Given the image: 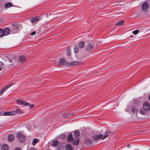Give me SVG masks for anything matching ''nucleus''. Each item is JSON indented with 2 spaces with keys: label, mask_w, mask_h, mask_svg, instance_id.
<instances>
[{
  "label": "nucleus",
  "mask_w": 150,
  "mask_h": 150,
  "mask_svg": "<svg viewBox=\"0 0 150 150\" xmlns=\"http://www.w3.org/2000/svg\"><path fill=\"white\" fill-rule=\"evenodd\" d=\"M110 133V131L107 130L105 132L104 136L101 134H99V135L97 134L94 135L92 136V139L94 141H96L100 139H104L108 136Z\"/></svg>",
  "instance_id": "obj_1"
},
{
  "label": "nucleus",
  "mask_w": 150,
  "mask_h": 150,
  "mask_svg": "<svg viewBox=\"0 0 150 150\" xmlns=\"http://www.w3.org/2000/svg\"><path fill=\"white\" fill-rule=\"evenodd\" d=\"M17 137L19 141L20 142H23L25 141V137L21 132H19L17 134Z\"/></svg>",
  "instance_id": "obj_2"
},
{
  "label": "nucleus",
  "mask_w": 150,
  "mask_h": 150,
  "mask_svg": "<svg viewBox=\"0 0 150 150\" xmlns=\"http://www.w3.org/2000/svg\"><path fill=\"white\" fill-rule=\"evenodd\" d=\"M18 110H16L13 111L11 112H5L3 113V114L4 116L14 115L17 113Z\"/></svg>",
  "instance_id": "obj_3"
},
{
  "label": "nucleus",
  "mask_w": 150,
  "mask_h": 150,
  "mask_svg": "<svg viewBox=\"0 0 150 150\" xmlns=\"http://www.w3.org/2000/svg\"><path fill=\"white\" fill-rule=\"evenodd\" d=\"M68 62H67L65 59H62L59 60V62L58 64V66L66 65L67 66Z\"/></svg>",
  "instance_id": "obj_4"
},
{
  "label": "nucleus",
  "mask_w": 150,
  "mask_h": 150,
  "mask_svg": "<svg viewBox=\"0 0 150 150\" xmlns=\"http://www.w3.org/2000/svg\"><path fill=\"white\" fill-rule=\"evenodd\" d=\"M143 108L146 111L150 110V105L148 102H144L143 104Z\"/></svg>",
  "instance_id": "obj_5"
},
{
  "label": "nucleus",
  "mask_w": 150,
  "mask_h": 150,
  "mask_svg": "<svg viewBox=\"0 0 150 150\" xmlns=\"http://www.w3.org/2000/svg\"><path fill=\"white\" fill-rule=\"evenodd\" d=\"M41 16H36L33 17L31 18V22L32 23H37L41 19Z\"/></svg>",
  "instance_id": "obj_6"
},
{
  "label": "nucleus",
  "mask_w": 150,
  "mask_h": 150,
  "mask_svg": "<svg viewBox=\"0 0 150 150\" xmlns=\"http://www.w3.org/2000/svg\"><path fill=\"white\" fill-rule=\"evenodd\" d=\"M149 7L148 3L146 1L144 2L142 6V8L143 11H145Z\"/></svg>",
  "instance_id": "obj_7"
},
{
  "label": "nucleus",
  "mask_w": 150,
  "mask_h": 150,
  "mask_svg": "<svg viewBox=\"0 0 150 150\" xmlns=\"http://www.w3.org/2000/svg\"><path fill=\"white\" fill-rule=\"evenodd\" d=\"M80 64V62L77 61H72L71 62H68L67 66L69 67L73 65H77Z\"/></svg>",
  "instance_id": "obj_8"
},
{
  "label": "nucleus",
  "mask_w": 150,
  "mask_h": 150,
  "mask_svg": "<svg viewBox=\"0 0 150 150\" xmlns=\"http://www.w3.org/2000/svg\"><path fill=\"white\" fill-rule=\"evenodd\" d=\"M17 102L18 104H21L26 106L28 105V103L25 101H23L21 100H18L17 101Z\"/></svg>",
  "instance_id": "obj_9"
},
{
  "label": "nucleus",
  "mask_w": 150,
  "mask_h": 150,
  "mask_svg": "<svg viewBox=\"0 0 150 150\" xmlns=\"http://www.w3.org/2000/svg\"><path fill=\"white\" fill-rule=\"evenodd\" d=\"M14 136L12 134H10L8 135V142H11L13 141L14 139Z\"/></svg>",
  "instance_id": "obj_10"
},
{
  "label": "nucleus",
  "mask_w": 150,
  "mask_h": 150,
  "mask_svg": "<svg viewBox=\"0 0 150 150\" xmlns=\"http://www.w3.org/2000/svg\"><path fill=\"white\" fill-rule=\"evenodd\" d=\"M93 45L90 43H88L86 46V49L87 50H90L93 48Z\"/></svg>",
  "instance_id": "obj_11"
},
{
  "label": "nucleus",
  "mask_w": 150,
  "mask_h": 150,
  "mask_svg": "<svg viewBox=\"0 0 150 150\" xmlns=\"http://www.w3.org/2000/svg\"><path fill=\"white\" fill-rule=\"evenodd\" d=\"M4 33V36H6L8 35L10 33V30L9 28H6L3 30Z\"/></svg>",
  "instance_id": "obj_12"
},
{
  "label": "nucleus",
  "mask_w": 150,
  "mask_h": 150,
  "mask_svg": "<svg viewBox=\"0 0 150 150\" xmlns=\"http://www.w3.org/2000/svg\"><path fill=\"white\" fill-rule=\"evenodd\" d=\"M73 140L72 138V135L71 133H69L67 138V141L68 142H71Z\"/></svg>",
  "instance_id": "obj_13"
},
{
  "label": "nucleus",
  "mask_w": 150,
  "mask_h": 150,
  "mask_svg": "<svg viewBox=\"0 0 150 150\" xmlns=\"http://www.w3.org/2000/svg\"><path fill=\"white\" fill-rule=\"evenodd\" d=\"M79 139L78 138L73 141L72 144L74 146H76L78 145L79 144Z\"/></svg>",
  "instance_id": "obj_14"
},
{
  "label": "nucleus",
  "mask_w": 150,
  "mask_h": 150,
  "mask_svg": "<svg viewBox=\"0 0 150 150\" xmlns=\"http://www.w3.org/2000/svg\"><path fill=\"white\" fill-rule=\"evenodd\" d=\"M12 6V4L11 3L9 2L6 3L5 4L4 7L6 9H7Z\"/></svg>",
  "instance_id": "obj_15"
},
{
  "label": "nucleus",
  "mask_w": 150,
  "mask_h": 150,
  "mask_svg": "<svg viewBox=\"0 0 150 150\" xmlns=\"http://www.w3.org/2000/svg\"><path fill=\"white\" fill-rule=\"evenodd\" d=\"M74 147L70 144H68L66 146V150H73Z\"/></svg>",
  "instance_id": "obj_16"
},
{
  "label": "nucleus",
  "mask_w": 150,
  "mask_h": 150,
  "mask_svg": "<svg viewBox=\"0 0 150 150\" xmlns=\"http://www.w3.org/2000/svg\"><path fill=\"white\" fill-rule=\"evenodd\" d=\"M85 143L86 144H90L92 143V142L90 139H86L85 140Z\"/></svg>",
  "instance_id": "obj_17"
},
{
  "label": "nucleus",
  "mask_w": 150,
  "mask_h": 150,
  "mask_svg": "<svg viewBox=\"0 0 150 150\" xmlns=\"http://www.w3.org/2000/svg\"><path fill=\"white\" fill-rule=\"evenodd\" d=\"M80 132L78 130H76L74 132V135L75 137H77L80 136Z\"/></svg>",
  "instance_id": "obj_18"
},
{
  "label": "nucleus",
  "mask_w": 150,
  "mask_h": 150,
  "mask_svg": "<svg viewBox=\"0 0 150 150\" xmlns=\"http://www.w3.org/2000/svg\"><path fill=\"white\" fill-rule=\"evenodd\" d=\"M25 60V57L24 56H21L19 57V61L21 62H23Z\"/></svg>",
  "instance_id": "obj_19"
},
{
  "label": "nucleus",
  "mask_w": 150,
  "mask_h": 150,
  "mask_svg": "<svg viewBox=\"0 0 150 150\" xmlns=\"http://www.w3.org/2000/svg\"><path fill=\"white\" fill-rule=\"evenodd\" d=\"M124 24V21L123 20H121L118 22L116 24V25L117 26H120Z\"/></svg>",
  "instance_id": "obj_20"
},
{
  "label": "nucleus",
  "mask_w": 150,
  "mask_h": 150,
  "mask_svg": "<svg viewBox=\"0 0 150 150\" xmlns=\"http://www.w3.org/2000/svg\"><path fill=\"white\" fill-rule=\"evenodd\" d=\"M85 46V43L83 41L81 42L79 45V47L80 48H83Z\"/></svg>",
  "instance_id": "obj_21"
},
{
  "label": "nucleus",
  "mask_w": 150,
  "mask_h": 150,
  "mask_svg": "<svg viewBox=\"0 0 150 150\" xmlns=\"http://www.w3.org/2000/svg\"><path fill=\"white\" fill-rule=\"evenodd\" d=\"M8 149V146L6 144L3 145L1 147L2 150H7Z\"/></svg>",
  "instance_id": "obj_22"
},
{
  "label": "nucleus",
  "mask_w": 150,
  "mask_h": 150,
  "mask_svg": "<svg viewBox=\"0 0 150 150\" xmlns=\"http://www.w3.org/2000/svg\"><path fill=\"white\" fill-rule=\"evenodd\" d=\"M79 51V47H78L77 45H76L75 46L74 48V51L75 53L76 54L78 53Z\"/></svg>",
  "instance_id": "obj_23"
},
{
  "label": "nucleus",
  "mask_w": 150,
  "mask_h": 150,
  "mask_svg": "<svg viewBox=\"0 0 150 150\" xmlns=\"http://www.w3.org/2000/svg\"><path fill=\"white\" fill-rule=\"evenodd\" d=\"M38 141L39 140L38 139H35L33 140L32 141V144L33 145H34L35 144H36L37 142H38Z\"/></svg>",
  "instance_id": "obj_24"
},
{
  "label": "nucleus",
  "mask_w": 150,
  "mask_h": 150,
  "mask_svg": "<svg viewBox=\"0 0 150 150\" xmlns=\"http://www.w3.org/2000/svg\"><path fill=\"white\" fill-rule=\"evenodd\" d=\"M66 137V135L64 134H60V136H59V137L60 138L63 139L65 138Z\"/></svg>",
  "instance_id": "obj_25"
},
{
  "label": "nucleus",
  "mask_w": 150,
  "mask_h": 150,
  "mask_svg": "<svg viewBox=\"0 0 150 150\" xmlns=\"http://www.w3.org/2000/svg\"><path fill=\"white\" fill-rule=\"evenodd\" d=\"M58 143V141L55 140L53 141V142L52 143V146H53L54 147L56 146L57 144Z\"/></svg>",
  "instance_id": "obj_26"
},
{
  "label": "nucleus",
  "mask_w": 150,
  "mask_h": 150,
  "mask_svg": "<svg viewBox=\"0 0 150 150\" xmlns=\"http://www.w3.org/2000/svg\"><path fill=\"white\" fill-rule=\"evenodd\" d=\"M66 52H67V54L68 56H69L71 55V51H70V47L68 48L67 49Z\"/></svg>",
  "instance_id": "obj_27"
},
{
  "label": "nucleus",
  "mask_w": 150,
  "mask_h": 150,
  "mask_svg": "<svg viewBox=\"0 0 150 150\" xmlns=\"http://www.w3.org/2000/svg\"><path fill=\"white\" fill-rule=\"evenodd\" d=\"M3 30L0 28V37H2L4 36V33Z\"/></svg>",
  "instance_id": "obj_28"
},
{
  "label": "nucleus",
  "mask_w": 150,
  "mask_h": 150,
  "mask_svg": "<svg viewBox=\"0 0 150 150\" xmlns=\"http://www.w3.org/2000/svg\"><path fill=\"white\" fill-rule=\"evenodd\" d=\"M3 68L4 65L3 63L0 62V70H1Z\"/></svg>",
  "instance_id": "obj_29"
},
{
  "label": "nucleus",
  "mask_w": 150,
  "mask_h": 150,
  "mask_svg": "<svg viewBox=\"0 0 150 150\" xmlns=\"http://www.w3.org/2000/svg\"><path fill=\"white\" fill-rule=\"evenodd\" d=\"M139 30H137L134 31H133L132 32L133 33L134 35H136L137 34L139 33Z\"/></svg>",
  "instance_id": "obj_30"
},
{
  "label": "nucleus",
  "mask_w": 150,
  "mask_h": 150,
  "mask_svg": "<svg viewBox=\"0 0 150 150\" xmlns=\"http://www.w3.org/2000/svg\"><path fill=\"white\" fill-rule=\"evenodd\" d=\"M132 111L134 112H137V109L133 108L132 109Z\"/></svg>",
  "instance_id": "obj_31"
},
{
  "label": "nucleus",
  "mask_w": 150,
  "mask_h": 150,
  "mask_svg": "<svg viewBox=\"0 0 150 150\" xmlns=\"http://www.w3.org/2000/svg\"><path fill=\"white\" fill-rule=\"evenodd\" d=\"M28 106H29L30 108H31L33 107L34 106V105L33 104H30L28 103Z\"/></svg>",
  "instance_id": "obj_32"
},
{
  "label": "nucleus",
  "mask_w": 150,
  "mask_h": 150,
  "mask_svg": "<svg viewBox=\"0 0 150 150\" xmlns=\"http://www.w3.org/2000/svg\"><path fill=\"white\" fill-rule=\"evenodd\" d=\"M7 89H8L7 87H6V86H5L4 88H3L2 90H3L4 91H5V90H6Z\"/></svg>",
  "instance_id": "obj_33"
},
{
  "label": "nucleus",
  "mask_w": 150,
  "mask_h": 150,
  "mask_svg": "<svg viewBox=\"0 0 150 150\" xmlns=\"http://www.w3.org/2000/svg\"><path fill=\"white\" fill-rule=\"evenodd\" d=\"M7 89H8L7 87H6V86H5L4 88H3L2 90H3L4 91H5V90H6Z\"/></svg>",
  "instance_id": "obj_34"
},
{
  "label": "nucleus",
  "mask_w": 150,
  "mask_h": 150,
  "mask_svg": "<svg viewBox=\"0 0 150 150\" xmlns=\"http://www.w3.org/2000/svg\"><path fill=\"white\" fill-rule=\"evenodd\" d=\"M7 89H8L7 87H6V86H5L4 88H3L2 90H3L4 91H5V90H6Z\"/></svg>",
  "instance_id": "obj_35"
},
{
  "label": "nucleus",
  "mask_w": 150,
  "mask_h": 150,
  "mask_svg": "<svg viewBox=\"0 0 150 150\" xmlns=\"http://www.w3.org/2000/svg\"><path fill=\"white\" fill-rule=\"evenodd\" d=\"M13 85V84L12 83H10L8 84V85H7L6 87H7L8 88L11 87V86H12Z\"/></svg>",
  "instance_id": "obj_36"
},
{
  "label": "nucleus",
  "mask_w": 150,
  "mask_h": 150,
  "mask_svg": "<svg viewBox=\"0 0 150 150\" xmlns=\"http://www.w3.org/2000/svg\"><path fill=\"white\" fill-rule=\"evenodd\" d=\"M63 117L64 118H66L67 117V114H64L63 115Z\"/></svg>",
  "instance_id": "obj_37"
},
{
  "label": "nucleus",
  "mask_w": 150,
  "mask_h": 150,
  "mask_svg": "<svg viewBox=\"0 0 150 150\" xmlns=\"http://www.w3.org/2000/svg\"><path fill=\"white\" fill-rule=\"evenodd\" d=\"M14 150H21V149L20 148L18 147V148H16Z\"/></svg>",
  "instance_id": "obj_38"
},
{
  "label": "nucleus",
  "mask_w": 150,
  "mask_h": 150,
  "mask_svg": "<svg viewBox=\"0 0 150 150\" xmlns=\"http://www.w3.org/2000/svg\"><path fill=\"white\" fill-rule=\"evenodd\" d=\"M35 31H33V32H32L31 33V35H35Z\"/></svg>",
  "instance_id": "obj_39"
},
{
  "label": "nucleus",
  "mask_w": 150,
  "mask_h": 150,
  "mask_svg": "<svg viewBox=\"0 0 150 150\" xmlns=\"http://www.w3.org/2000/svg\"><path fill=\"white\" fill-rule=\"evenodd\" d=\"M29 150H36L35 149L33 148H30Z\"/></svg>",
  "instance_id": "obj_40"
},
{
  "label": "nucleus",
  "mask_w": 150,
  "mask_h": 150,
  "mask_svg": "<svg viewBox=\"0 0 150 150\" xmlns=\"http://www.w3.org/2000/svg\"><path fill=\"white\" fill-rule=\"evenodd\" d=\"M8 61L9 63H11L12 62V61L10 59L8 60Z\"/></svg>",
  "instance_id": "obj_41"
},
{
  "label": "nucleus",
  "mask_w": 150,
  "mask_h": 150,
  "mask_svg": "<svg viewBox=\"0 0 150 150\" xmlns=\"http://www.w3.org/2000/svg\"><path fill=\"white\" fill-rule=\"evenodd\" d=\"M149 100L150 101V95L148 97Z\"/></svg>",
  "instance_id": "obj_42"
},
{
  "label": "nucleus",
  "mask_w": 150,
  "mask_h": 150,
  "mask_svg": "<svg viewBox=\"0 0 150 150\" xmlns=\"http://www.w3.org/2000/svg\"><path fill=\"white\" fill-rule=\"evenodd\" d=\"M3 93L1 92V91H0V96Z\"/></svg>",
  "instance_id": "obj_43"
},
{
  "label": "nucleus",
  "mask_w": 150,
  "mask_h": 150,
  "mask_svg": "<svg viewBox=\"0 0 150 150\" xmlns=\"http://www.w3.org/2000/svg\"><path fill=\"white\" fill-rule=\"evenodd\" d=\"M1 92H2V93H3V92H4V91H3V90H2V89H1Z\"/></svg>",
  "instance_id": "obj_44"
},
{
  "label": "nucleus",
  "mask_w": 150,
  "mask_h": 150,
  "mask_svg": "<svg viewBox=\"0 0 150 150\" xmlns=\"http://www.w3.org/2000/svg\"><path fill=\"white\" fill-rule=\"evenodd\" d=\"M2 115V113L1 112H0V116Z\"/></svg>",
  "instance_id": "obj_45"
}]
</instances>
